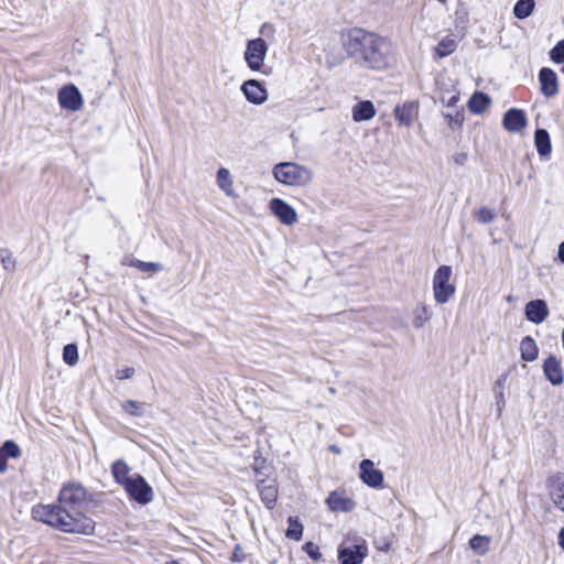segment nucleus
<instances>
[{"label": "nucleus", "instance_id": "f257e3e1", "mask_svg": "<svg viewBox=\"0 0 564 564\" xmlns=\"http://www.w3.org/2000/svg\"><path fill=\"white\" fill-rule=\"evenodd\" d=\"M86 503V489L79 484L63 487L58 505H40L33 508L35 520L68 533L89 535L95 530V522L82 512Z\"/></svg>", "mask_w": 564, "mask_h": 564}, {"label": "nucleus", "instance_id": "f03ea898", "mask_svg": "<svg viewBox=\"0 0 564 564\" xmlns=\"http://www.w3.org/2000/svg\"><path fill=\"white\" fill-rule=\"evenodd\" d=\"M340 40L347 56L361 67L386 70L395 63V48L387 36L362 28H351L341 32Z\"/></svg>", "mask_w": 564, "mask_h": 564}, {"label": "nucleus", "instance_id": "7ed1b4c3", "mask_svg": "<svg viewBox=\"0 0 564 564\" xmlns=\"http://www.w3.org/2000/svg\"><path fill=\"white\" fill-rule=\"evenodd\" d=\"M272 174L279 183L295 187L307 186L314 177L311 169L295 162L275 164L272 169Z\"/></svg>", "mask_w": 564, "mask_h": 564}, {"label": "nucleus", "instance_id": "20e7f679", "mask_svg": "<svg viewBox=\"0 0 564 564\" xmlns=\"http://www.w3.org/2000/svg\"><path fill=\"white\" fill-rule=\"evenodd\" d=\"M452 268L441 265L433 276V296L437 304H445L455 294L456 288L449 282Z\"/></svg>", "mask_w": 564, "mask_h": 564}, {"label": "nucleus", "instance_id": "39448f33", "mask_svg": "<svg viewBox=\"0 0 564 564\" xmlns=\"http://www.w3.org/2000/svg\"><path fill=\"white\" fill-rule=\"evenodd\" d=\"M268 53V44L262 37L249 40L245 51V61L252 72L261 70Z\"/></svg>", "mask_w": 564, "mask_h": 564}, {"label": "nucleus", "instance_id": "423d86ee", "mask_svg": "<svg viewBox=\"0 0 564 564\" xmlns=\"http://www.w3.org/2000/svg\"><path fill=\"white\" fill-rule=\"evenodd\" d=\"M129 497L140 505H147L153 499L152 487L141 475H133L131 481L124 487Z\"/></svg>", "mask_w": 564, "mask_h": 564}, {"label": "nucleus", "instance_id": "0eeeda50", "mask_svg": "<svg viewBox=\"0 0 564 564\" xmlns=\"http://www.w3.org/2000/svg\"><path fill=\"white\" fill-rule=\"evenodd\" d=\"M270 210L283 225L292 226L297 221L295 209L281 198L270 200Z\"/></svg>", "mask_w": 564, "mask_h": 564}, {"label": "nucleus", "instance_id": "6e6552de", "mask_svg": "<svg viewBox=\"0 0 564 564\" xmlns=\"http://www.w3.org/2000/svg\"><path fill=\"white\" fill-rule=\"evenodd\" d=\"M359 477L361 481L372 488H381L383 485V474L375 468L371 459H362L359 464Z\"/></svg>", "mask_w": 564, "mask_h": 564}, {"label": "nucleus", "instance_id": "1a4fd4ad", "mask_svg": "<svg viewBox=\"0 0 564 564\" xmlns=\"http://www.w3.org/2000/svg\"><path fill=\"white\" fill-rule=\"evenodd\" d=\"M541 94L546 98H553L558 94V79L556 73L549 67H542L539 72Z\"/></svg>", "mask_w": 564, "mask_h": 564}, {"label": "nucleus", "instance_id": "9d476101", "mask_svg": "<svg viewBox=\"0 0 564 564\" xmlns=\"http://www.w3.org/2000/svg\"><path fill=\"white\" fill-rule=\"evenodd\" d=\"M246 99L254 105H261L268 99V91L265 87L257 79L246 80L241 86Z\"/></svg>", "mask_w": 564, "mask_h": 564}, {"label": "nucleus", "instance_id": "9b49d317", "mask_svg": "<svg viewBox=\"0 0 564 564\" xmlns=\"http://www.w3.org/2000/svg\"><path fill=\"white\" fill-rule=\"evenodd\" d=\"M367 551L365 544L340 546L338 550V558L341 564H361L367 556Z\"/></svg>", "mask_w": 564, "mask_h": 564}, {"label": "nucleus", "instance_id": "f8f14e48", "mask_svg": "<svg viewBox=\"0 0 564 564\" xmlns=\"http://www.w3.org/2000/svg\"><path fill=\"white\" fill-rule=\"evenodd\" d=\"M58 101L62 108L72 111L79 110L83 106V98L79 90L73 86H65L58 93Z\"/></svg>", "mask_w": 564, "mask_h": 564}, {"label": "nucleus", "instance_id": "ddd939ff", "mask_svg": "<svg viewBox=\"0 0 564 564\" xmlns=\"http://www.w3.org/2000/svg\"><path fill=\"white\" fill-rule=\"evenodd\" d=\"M524 314L529 322L538 325L547 318L550 311L544 300H532L525 304Z\"/></svg>", "mask_w": 564, "mask_h": 564}, {"label": "nucleus", "instance_id": "4468645a", "mask_svg": "<svg viewBox=\"0 0 564 564\" xmlns=\"http://www.w3.org/2000/svg\"><path fill=\"white\" fill-rule=\"evenodd\" d=\"M502 126L509 132L521 131L527 126L525 112L517 108L507 110L503 115Z\"/></svg>", "mask_w": 564, "mask_h": 564}, {"label": "nucleus", "instance_id": "2eb2a0df", "mask_svg": "<svg viewBox=\"0 0 564 564\" xmlns=\"http://www.w3.org/2000/svg\"><path fill=\"white\" fill-rule=\"evenodd\" d=\"M543 373L553 386H560L564 380L562 364L554 355L544 360Z\"/></svg>", "mask_w": 564, "mask_h": 564}, {"label": "nucleus", "instance_id": "dca6fc26", "mask_svg": "<svg viewBox=\"0 0 564 564\" xmlns=\"http://www.w3.org/2000/svg\"><path fill=\"white\" fill-rule=\"evenodd\" d=\"M121 263L122 265L137 268L143 273L152 274L163 270V265L160 262H145L132 256H124Z\"/></svg>", "mask_w": 564, "mask_h": 564}, {"label": "nucleus", "instance_id": "f3484780", "mask_svg": "<svg viewBox=\"0 0 564 564\" xmlns=\"http://www.w3.org/2000/svg\"><path fill=\"white\" fill-rule=\"evenodd\" d=\"M351 115L356 122L370 120L376 116L375 105L370 100L359 101L354 105Z\"/></svg>", "mask_w": 564, "mask_h": 564}, {"label": "nucleus", "instance_id": "a211bd4d", "mask_svg": "<svg viewBox=\"0 0 564 564\" xmlns=\"http://www.w3.org/2000/svg\"><path fill=\"white\" fill-rule=\"evenodd\" d=\"M131 468L123 459H117L111 465V474L115 481L121 485L123 488L131 481L132 476H130Z\"/></svg>", "mask_w": 564, "mask_h": 564}, {"label": "nucleus", "instance_id": "6ab92c4d", "mask_svg": "<svg viewBox=\"0 0 564 564\" xmlns=\"http://www.w3.org/2000/svg\"><path fill=\"white\" fill-rule=\"evenodd\" d=\"M258 490H259L261 500L265 505V507L269 509H272L275 506L276 498H278V488H276L274 481L267 484L265 480H261L258 484Z\"/></svg>", "mask_w": 564, "mask_h": 564}, {"label": "nucleus", "instance_id": "aec40b11", "mask_svg": "<svg viewBox=\"0 0 564 564\" xmlns=\"http://www.w3.org/2000/svg\"><path fill=\"white\" fill-rule=\"evenodd\" d=\"M326 503L332 511H351L355 507V502L338 492H332L326 499Z\"/></svg>", "mask_w": 564, "mask_h": 564}, {"label": "nucleus", "instance_id": "412c9836", "mask_svg": "<svg viewBox=\"0 0 564 564\" xmlns=\"http://www.w3.org/2000/svg\"><path fill=\"white\" fill-rule=\"evenodd\" d=\"M395 119L400 124L409 127L416 118V105L414 102H406L394 109Z\"/></svg>", "mask_w": 564, "mask_h": 564}, {"label": "nucleus", "instance_id": "4be33fe9", "mask_svg": "<svg viewBox=\"0 0 564 564\" xmlns=\"http://www.w3.org/2000/svg\"><path fill=\"white\" fill-rule=\"evenodd\" d=\"M534 144L538 153L545 158L551 154L552 145L550 134L545 129H536L534 132Z\"/></svg>", "mask_w": 564, "mask_h": 564}, {"label": "nucleus", "instance_id": "5701e85b", "mask_svg": "<svg viewBox=\"0 0 564 564\" xmlns=\"http://www.w3.org/2000/svg\"><path fill=\"white\" fill-rule=\"evenodd\" d=\"M521 358L524 361L532 362L539 356V348L535 340L531 336H525L520 343Z\"/></svg>", "mask_w": 564, "mask_h": 564}, {"label": "nucleus", "instance_id": "b1692460", "mask_svg": "<svg viewBox=\"0 0 564 564\" xmlns=\"http://www.w3.org/2000/svg\"><path fill=\"white\" fill-rule=\"evenodd\" d=\"M491 100L489 96L481 91H476L471 95L469 101H468V108L473 113H482L488 106L490 105Z\"/></svg>", "mask_w": 564, "mask_h": 564}, {"label": "nucleus", "instance_id": "393cba45", "mask_svg": "<svg viewBox=\"0 0 564 564\" xmlns=\"http://www.w3.org/2000/svg\"><path fill=\"white\" fill-rule=\"evenodd\" d=\"M217 183L219 188L227 195V196H235V189L232 186V178L230 175V172L225 169L220 167L217 172Z\"/></svg>", "mask_w": 564, "mask_h": 564}, {"label": "nucleus", "instance_id": "a878e982", "mask_svg": "<svg viewBox=\"0 0 564 564\" xmlns=\"http://www.w3.org/2000/svg\"><path fill=\"white\" fill-rule=\"evenodd\" d=\"M534 8V0H518L513 7V14L517 19L523 20L532 14Z\"/></svg>", "mask_w": 564, "mask_h": 564}, {"label": "nucleus", "instance_id": "bb28decb", "mask_svg": "<svg viewBox=\"0 0 564 564\" xmlns=\"http://www.w3.org/2000/svg\"><path fill=\"white\" fill-rule=\"evenodd\" d=\"M491 539L487 535L476 534L469 541L470 549L478 555H485L489 551Z\"/></svg>", "mask_w": 564, "mask_h": 564}, {"label": "nucleus", "instance_id": "cd10ccee", "mask_svg": "<svg viewBox=\"0 0 564 564\" xmlns=\"http://www.w3.org/2000/svg\"><path fill=\"white\" fill-rule=\"evenodd\" d=\"M289 527L285 532V536L295 541H300L303 535V525L297 517H289Z\"/></svg>", "mask_w": 564, "mask_h": 564}, {"label": "nucleus", "instance_id": "c85d7f7f", "mask_svg": "<svg viewBox=\"0 0 564 564\" xmlns=\"http://www.w3.org/2000/svg\"><path fill=\"white\" fill-rule=\"evenodd\" d=\"M63 360L68 366H75L78 362V348L76 344H67L63 348Z\"/></svg>", "mask_w": 564, "mask_h": 564}, {"label": "nucleus", "instance_id": "c756f323", "mask_svg": "<svg viewBox=\"0 0 564 564\" xmlns=\"http://www.w3.org/2000/svg\"><path fill=\"white\" fill-rule=\"evenodd\" d=\"M456 48V42L453 39L445 37L436 46V55L440 58L446 57L452 54Z\"/></svg>", "mask_w": 564, "mask_h": 564}, {"label": "nucleus", "instance_id": "7c9ffc66", "mask_svg": "<svg viewBox=\"0 0 564 564\" xmlns=\"http://www.w3.org/2000/svg\"><path fill=\"white\" fill-rule=\"evenodd\" d=\"M432 318L431 310L423 305L415 310V316L413 319V325L416 328L422 327L425 323H427Z\"/></svg>", "mask_w": 564, "mask_h": 564}, {"label": "nucleus", "instance_id": "2f4dec72", "mask_svg": "<svg viewBox=\"0 0 564 564\" xmlns=\"http://www.w3.org/2000/svg\"><path fill=\"white\" fill-rule=\"evenodd\" d=\"M0 262L2 263L3 269L6 271H9V272L15 271L17 260L9 249L0 250Z\"/></svg>", "mask_w": 564, "mask_h": 564}, {"label": "nucleus", "instance_id": "473e14b6", "mask_svg": "<svg viewBox=\"0 0 564 564\" xmlns=\"http://www.w3.org/2000/svg\"><path fill=\"white\" fill-rule=\"evenodd\" d=\"M122 410L132 416H142L144 414L143 404L138 401L128 400L121 404Z\"/></svg>", "mask_w": 564, "mask_h": 564}, {"label": "nucleus", "instance_id": "72a5a7b5", "mask_svg": "<svg viewBox=\"0 0 564 564\" xmlns=\"http://www.w3.org/2000/svg\"><path fill=\"white\" fill-rule=\"evenodd\" d=\"M552 498L555 507L564 512V476L558 478L557 486Z\"/></svg>", "mask_w": 564, "mask_h": 564}, {"label": "nucleus", "instance_id": "f704fd0d", "mask_svg": "<svg viewBox=\"0 0 564 564\" xmlns=\"http://www.w3.org/2000/svg\"><path fill=\"white\" fill-rule=\"evenodd\" d=\"M0 453H2V455H4L6 458H18L21 454V451L17 443H14L13 441H6L4 444L0 447Z\"/></svg>", "mask_w": 564, "mask_h": 564}, {"label": "nucleus", "instance_id": "c9c22d12", "mask_svg": "<svg viewBox=\"0 0 564 564\" xmlns=\"http://www.w3.org/2000/svg\"><path fill=\"white\" fill-rule=\"evenodd\" d=\"M550 57L554 63H564V39L550 51Z\"/></svg>", "mask_w": 564, "mask_h": 564}, {"label": "nucleus", "instance_id": "e433bc0d", "mask_svg": "<svg viewBox=\"0 0 564 564\" xmlns=\"http://www.w3.org/2000/svg\"><path fill=\"white\" fill-rule=\"evenodd\" d=\"M444 117L448 120V124L452 127V129H455V127H460L464 121V116L458 110L444 112Z\"/></svg>", "mask_w": 564, "mask_h": 564}, {"label": "nucleus", "instance_id": "4c0bfd02", "mask_svg": "<svg viewBox=\"0 0 564 564\" xmlns=\"http://www.w3.org/2000/svg\"><path fill=\"white\" fill-rule=\"evenodd\" d=\"M303 550L314 561H318L322 558L319 547L313 542H306L303 545Z\"/></svg>", "mask_w": 564, "mask_h": 564}, {"label": "nucleus", "instance_id": "58836bf2", "mask_svg": "<svg viewBox=\"0 0 564 564\" xmlns=\"http://www.w3.org/2000/svg\"><path fill=\"white\" fill-rule=\"evenodd\" d=\"M476 218L479 223L489 224L494 220L495 213L487 207H482L478 210Z\"/></svg>", "mask_w": 564, "mask_h": 564}, {"label": "nucleus", "instance_id": "ea45409f", "mask_svg": "<svg viewBox=\"0 0 564 564\" xmlns=\"http://www.w3.org/2000/svg\"><path fill=\"white\" fill-rule=\"evenodd\" d=\"M133 375H134V369L131 367L120 369L116 372V377L119 380L130 379Z\"/></svg>", "mask_w": 564, "mask_h": 564}, {"label": "nucleus", "instance_id": "a19ab883", "mask_svg": "<svg viewBox=\"0 0 564 564\" xmlns=\"http://www.w3.org/2000/svg\"><path fill=\"white\" fill-rule=\"evenodd\" d=\"M453 161L457 165H465L468 161V154L466 152H457L453 155Z\"/></svg>", "mask_w": 564, "mask_h": 564}, {"label": "nucleus", "instance_id": "79ce46f5", "mask_svg": "<svg viewBox=\"0 0 564 564\" xmlns=\"http://www.w3.org/2000/svg\"><path fill=\"white\" fill-rule=\"evenodd\" d=\"M7 470V458L2 453H0V473H3Z\"/></svg>", "mask_w": 564, "mask_h": 564}, {"label": "nucleus", "instance_id": "37998d69", "mask_svg": "<svg viewBox=\"0 0 564 564\" xmlns=\"http://www.w3.org/2000/svg\"><path fill=\"white\" fill-rule=\"evenodd\" d=\"M458 99H459V98H458V96L453 95V96L448 99V101H447V105H446V106H447L448 108L454 107V106L456 105V102L458 101Z\"/></svg>", "mask_w": 564, "mask_h": 564}, {"label": "nucleus", "instance_id": "c03bdc74", "mask_svg": "<svg viewBox=\"0 0 564 564\" xmlns=\"http://www.w3.org/2000/svg\"><path fill=\"white\" fill-rule=\"evenodd\" d=\"M558 259L564 263V241L558 246Z\"/></svg>", "mask_w": 564, "mask_h": 564}, {"label": "nucleus", "instance_id": "a18cd8bd", "mask_svg": "<svg viewBox=\"0 0 564 564\" xmlns=\"http://www.w3.org/2000/svg\"><path fill=\"white\" fill-rule=\"evenodd\" d=\"M558 543L564 549V528H562L558 532Z\"/></svg>", "mask_w": 564, "mask_h": 564}, {"label": "nucleus", "instance_id": "49530a36", "mask_svg": "<svg viewBox=\"0 0 564 564\" xmlns=\"http://www.w3.org/2000/svg\"><path fill=\"white\" fill-rule=\"evenodd\" d=\"M330 448H332L333 452L339 453V449L336 446H332Z\"/></svg>", "mask_w": 564, "mask_h": 564}, {"label": "nucleus", "instance_id": "de8ad7c7", "mask_svg": "<svg viewBox=\"0 0 564 564\" xmlns=\"http://www.w3.org/2000/svg\"><path fill=\"white\" fill-rule=\"evenodd\" d=\"M562 72L564 73V67L562 68Z\"/></svg>", "mask_w": 564, "mask_h": 564}]
</instances>
